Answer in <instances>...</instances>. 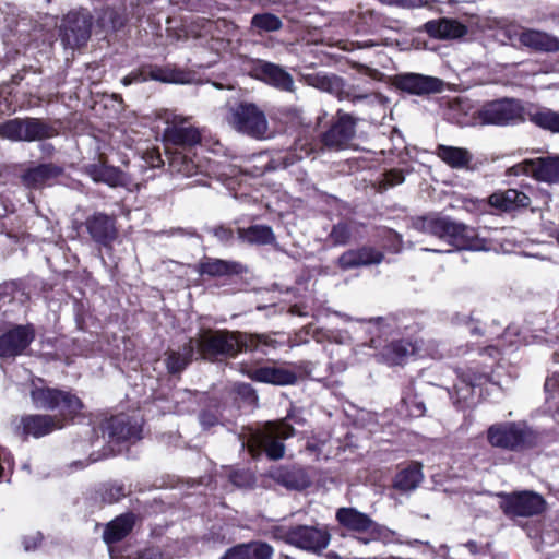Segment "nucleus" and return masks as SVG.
Listing matches in <instances>:
<instances>
[{"label": "nucleus", "instance_id": "20", "mask_svg": "<svg viewBox=\"0 0 559 559\" xmlns=\"http://www.w3.org/2000/svg\"><path fill=\"white\" fill-rule=\"evenodd\" d=\"M85 226L92 239L104 246L117 237L115 219L106 214L95 213L86 219Z\"/></svg>", "mask_w": 559, "mask_h": 559}, {"label": "nucleus", "instance_id": "49", "mask_svg": "<svg viewBox=\"0 0 559 559\" xmlns=\"http://www.w3.org/2000/svg\"><path fill=\"white\" fill-rule=\"evenodd\" d=\"M199 420L202 427L207 429L218 423V417L212 412H202L199 416Z\"/></svg>", "mask_w": 559, "mask_h": 559}, {"label": "nucleus", "instance_id": "59", "mask_svg": "<svg viewBox=\"0 0 559 559\" xmlns=\"http://www.w3.org/2000/svg\"><path fill=\"white\" fill-rule=\"evenodd\" d=\"M417 0H399L397 5L414 7Z\"/></svg>", "mask_w": 559, "mask_h": 559}, {"label": "nucleus", "instance_id": "14", "mask_svg": "<svg viewBox=\"0 0 559 559\" xmlns=\"http://www.w3.org/2000/svg\"><path fill=\"white\" fill-rule=\"evenodd\" d=\"M545 500L540 495L532 491H522L507 495L501 501V508L511 516H532L545 509Z\"/></svg>", "mask_w": 559, "mask_h": 559}, {"label": "nucleus", "instance_id": "64", "mask_svg": "<svg viewBox=\"0 0 559 559\" xmlns=\"http://www.w3.org/2000/svg\"><path fill=\"white\" fill-rule=\"evenodd\" d=\"M554 238L559 243V228L554 231Z\"/></svg>", "mask_w": 559, "mask_h": 559}, {"label": "nucleus", "instance_id": "13", "mask_svg": "<svg viewBox=\"0 0 559 559\" xmlns=\"http://www.w3.org/2000/svg\"><path fill=\"white\" fill-rule=\"evenodd\" d=\"M60 35L66 47L74 49L84 45L91 35L90 16L80 12L68 13L62 21Z\"/></svg>", "mask_w": 559, "mask_h": 559}, {"label": "nucleus", "instance_id": "46", "mask_svg": "<svg viewBox=\"0 0 559 559\" xmlns=\"http://www.w3.org/2000/svg\"><path fill=\"white\" fill-rule=\"evenodd\" d=\"M443 88V82L433 76L421 75V94L439 93Z\"/></svg>", "mask_w": 559, "mask_h": 559}, {"label": "nucleus", "instance_id": "32", "mask_svg": "<svg viewBox=\"0 0 559 559\" xmlns=\"http://www.w3.org/2000/svg\"><path fill=\"white\" fill-rule=\"evenodd\" d=\"M86 173L95 182H104L110 187L123 183V175L119 169L102 163L86 166Z\"/></svg>", "mask_w": 559, "mask_h": 559}, {"label": "nucleus", "instance_id": "51", "mask_svg": "<svg viewBox=\"0 0 559 559\" xmlns=\"http://www.w3.org/2000/svg\"><path fill=\"white\" fill-rule=\"evenodd\" d=\"M167 73L168 69H153L150 71L147 79L150 78L155 81L167 83Z\"/></svg>", "mask_w": 559, "mask_h": 559}, {"label": "nucleus", "instance_id": "33", "mask_svg": "<svg viewBox=\"0 0 559 559\" xmlns=\"http://www.w3.org/2000/svg\"><path fill=\"white\" fill-rule=\"evenodd\" d=\"M194 354V341L190 338L178 352L171 350L166 358V366L170 373L182 371L192 360Z\"/></svg>", "mask_w": 559, "mask_h": 559}, {"label": "nucleus", "instance_id": "26", "mask_svg": "<svg viewBox=\"0 0 559 559\" xmlns=\"http://www.w3.org/2000/svg\"><path fill=\"white\" fill-rule=\"evenodd\" d=\"M198 272L201 275L212 277L239 274L242 272V265L238 262L226 261L222 259L205 258L198 265Z\"/></svg>", "mask_w": 559, "mask_h": 559}, {"label": "nucleus", "instance_id": "25", "mask_svg": "<svg viewBox=\"0 0 559 559\" xmlns=\"http://www.w3.org/2000/svg\"><path fill=\"white\" fill-rule=\"evenodd\" d=\"M489 204L500 211H512L530 204V198L516 189L497 191L489 197Z\"/></svg>", "mask_w": 559, "mask_h": 559}, {"label": "nucleus", "instance_id": "18", "mask_svg": "<svg viewBox=\"0 0 559 559\" xmlns=\"http://www.w3.org/2000/svg\"><path fill=\"white\" fill-rule=\"evenodd\" d=\"M382 260V252L370 247H362L345 251L340 255L336 263L341 270L347 271L360 266L379 264Z\"/></svg>", "mask_w": 559, "mask_h": 559}, {"label": "nucleus", "instance_id": "21", "mask_svg": "<svg viewBox=\"0 0 559 559\" xmlns=\"http://www.w3.org/2000/svg\"><path fill=\"white\" fill-rule=\"evenodd\" d=\"M62 173V168L55 164H41L27 169L21 179L25 187L39 189L44 186H51Z\"/></svg>", "mask_w": 559, "mask_h": 559}, {"label": "nucleus", "instance_id": "15", "mask_svg": "<svg viewBox=\"0 0 559 559\" xmlns=\"http://www.w3.org/2000/svg\"><path fill=\"white\" fill-rule=\"evenodd\" d=\"M356 134V120L342 110L337 111V120L322 135V142L332 150L348 147Z\"/></svg>", "mask_w": 559, "mask_h": 559}, {"label": "nucleus", "instance_id": "36", "mask_svg": "<svg viewBox=\"0 0 559 559\" xmlns=\"http://www.w3.org/2000/svg\"><path fill=\"white\" fill-rule=\"evenodd\" d=\"M250 26L253 33H272L282 28V20L272 13H259L251 17Z\"/></svg>", "mask_w": 559, "mask_h": 559}, {"label": "nucleus", "instance_id": "60", "mask_svg": "<svg viewBox=\"0 0 559 559\" xmlns=\"http://www.w3.org/2000/svg\"><path fill=\"white\" fill-rule=\"evenodd\" d=\"M367 97H368V95H354L352 97V100L355 103V102H358V100H362V99H365Z\"/></svg>", "mask_w": 559, "mask_h": 559}, {"label": "nucleus", "instance_id": "8", "mask_svg": "<svg viewBox=\"0 0 559 559\" xmlns=\"http://www.w3.org/2000/svg\"><path fill=\"white\" fill-rule=\"evenodd\" d=\"M281 538L301 550L319 554L328 547L330 533L317 525H295L283 531Z\"/></svg>", "mask_w": 559, "mask_h": 559}, {"label": "nucleus", "instance_id": "31", "mask_svg": "<svg viewBox=\"0 0 559 559\" xmlns=\"http://www.w3.org/2000/svg\"><path fill=\"white\" fill-rule=\"evenodd\" d=\"M134 524L133 514H123L112 520L104 531L103 538L106 544H114L124 538Z\"/></svg>", "mask_w": 559, "mask_h": 559}, {"label": "nucleus", "instance_id": "48", "mask_svg": "<svg viewBox=\"0 0 559 559\" xmlns=\"http://www.w3.org/2000/svg\"><path fill=\"white\" fill-rule=\"evenodd\" d=\"M167 83L187 84L190 82V75L183 71L168 69Z\"/></svg>", "mask_w": 559, "mask_h": 559}, {"label": "nucleus", "instance_id": "54", "mask_svg": "<svg viewBox=\"0 0 559 559\" xmlns=\"http://www.w3.org/2000/svg\"><path fill=\"white\" fill-rule=\"evenodd\" d=\"M277 344H278L277 341L274 340L271 335H269V334H259V345H260V347L266 346V347L276 348Z\"/></svg>", "mask_w": 559, "mask_h": 559}, {"label": "nucleus", "instance_id": "12", "mask_svg": "<svg viewBox=\"0 0 559 559\" xmlns=\"http://www.w3.org/2000/svg\"><path fill=\"white\" fill-rule=\"evenodd\" d=\"M33 325H15L0 335V357L15 358L24 355L35 340Z\"/></svg>", "mask_w": 559, "mask_h": 559}, {"label": "nucleus", "instance_id": "44", "mask_svg": "<svg viewBox=\"0 0 559 559\" xmlns=\"http://www.w3.org/2000/svg\"><path fill=\"white\" fill-rule=\"evenodd\" d=\"M526 32V28L516 24H508L503 27L502 33L504 37L514 47L522 46V34Z\"/></svg>", "mask_w": 559, "mask_h": 559}, {"label": "nucleus", "instance_id": "53", "mask_svg": "<svg viewBox=\"0 0 559 559\" xmlns=\"http://www.w3.org/2000/svg\"><path fill=\"white\" fill-rule=\"evenodd\" d=\"M379 346H380L379 341H378L377 338H373V337H372V338L370 340V343H369V344L361 343V344L356 345V346L353 348V354H354L355 356H358L359 354H361V353H362V349H364L365 347H370V348H374V349H377Z\"/></svg>", "mask_w": 559, "mask_h": 559}, {"label": "nucleus", "instance_id": "29", "mask_svg": "<svg viewBox=\"0 0 559 559\" xmlns=\"http://www.w3.org/2000/svg\"><path fill=\"white\" fill-rule=\"evenodd\" d=\"M437 156L452 168H466L473 159L472 153L463 147L438 145Z\"/></svg>", "mask_w": 559, "mask_h": 559}, {"label": "nucleus", "instance_id": "63", "mask_svg": "<svg viewBox=\"0 0 559 559\" xmlns=\"http://www.w3.org/2000/svg\"><path fill=\"white\" fill-rule=\"evenodd\" d=\"M24 547H25V549H26V550H31L32 548H35V547H36V543H34V545H33V546H31V545H28V543L25 540V542H24Z\"/></svg>", "mask_w": 559, "mask_h": 559}, {"label": "nucleus", "instance_id": "38", "mask_svg": "<svg viewBox=\"0 0 559 559\" xmlns=\"http://www.w3.org/2000/svg\"><path fill=\"white\" fill-rule=\"evenodd\" d=\"M308 83L321 91L338 93L343 86L342 80L336 75L316 74L307 78Z\"/></svg>", "mask_w": 559, "mask_h": 559}, {"label": "nucleus", "instance_id": "3", "mask_svg": "<svg viewBox=\"0 0 559 559\" xmlns=\"http://www.w3.org/2000/svg\"><path fill=\"white\" fill-rule=\"evenodd\" d=\"M225 120L237 133L255 140H264L270 134L264 110L251 102H240L229 106Z\"/></svg>", "mask_w": 559, "mask_h": 559}, {"label": "nucleus", "instance_id": "10", "mask_svg": "<svg viewBox=\"0 0 559 559\" xmlns=\"http://www.w3.org/2000/svg\"><path fill=\"white\" fill-rule=\"evenodd\" d=\"M336 520L345 528L358 533V542L368 544L382 537L383 528L366 513L355 508H340L336 511Z\"/></svg>", "mask_w": 559, "mask_h": 559}, {"label": "nucleus", "instance_id": "7", "mask_svg": "<svg viewBox=\"0 0 559 559\" xmlns=\"http://www.w3.org/2000/svg\"><path fill=\"white\" fill-rule=\"evenodd\" d=\"M521 118V106L511 99H499L485 104L473 118L457 120L460 124L504 126Z\"/></svg>", "mask_w": 559, "mask_h": 559}, {"label": "nucleus", "instance_id": "47", "mask_svg": "<svg viewBox=\"0 0 559 559\" xmlns=\"http://www.w3.org/2000/svg\"><path fill=\"white\" fill-rule=\"evenodd\" d=\"M212 234L221 241L222 243L228 245L234 239L233 229L225 226H216L212 228Z\"/></svg>", "mask_w": 559, "mask_h": 559}, {"label": "nucleus", "instance_id": "24", "mask_svg": "<svg viewBox=\"0 0 559 559\" xmlns=\"http://www.w3.org/2000/svg\"><path fill=\"white\" fill-rule=\"evenodd\" d=\"M522 46L540 52L559 50V40L555 36L538 29L526 28L522 34Z\"/></svg>", "mask_w": 559, "mask_h": 559}, {"label": "nucleus", "instance_id": "6", "mask_svg": "<svg viewBox=\"0 0 559 559\" xmlns=\"http://www.w3.org/2000/svg\"><path fill=\"white\" fill-rule=\"evenodd\" d=\"M56 134L52 127L36 118H14L0 123V138L13 142H33Z\"/></svg>", "mask_w": 559, "mask_h": 559}, {"label": "nucleus", "instance_id": "61", "mask_svg": "<svg viewBox=\"0 0 559 559\" xmlns=\"http://www.w3.org/2000/svg\"><path fill=\"white\" fill-rule=\"evenodd\" d=\"M471 333L474 334V335H479L480 334V328L478 325H474L471 329Z\"/></svg>", "mask_w": 559, "mask_h": 559}, {"label": "nucleus", "instance_id": "39", "mask_svg": "<svg viewBox=\"0 0 559 559\" xmlns=\"http://www.w3.org/2000/svg\"><path fill=\"white\" fill-rule=\"evenodd\" d=\"M169 165L175 171L186 177H190L197 173L194 163L181 154L173 155Z\"/></svg>", "mask_w": 559, "mask_h": 559}, {"label": "nucleus", "instance_id": "30", "mask_svg": "<svg viewBox=\"0 0 559 559\" xmlns=\"http://www.w3.org/2000/svg\"><path fill=\"white\" fill-rule=\"evenodd\" d=\"M413 344L405 341L392 342L377 355L379 361L385 362L391 366L402 365L406 361L408 356L414 353Z\"/></svg>", "mask_w": 559, "mask_h": 559}, {"label": "nucleus", "instance_id": "58", "mask_svg": "<svg viewBox=\"0 0 559 559\" xmlns=\"http://www.w3.org/2000/svg\"><path fill=\"white\" fill-rule=\"evenodd\" d=\"M217 23L216 22H212V21H206L204 22L203 24V29H204V33L207 34V33H212L214 26L216 25Z\"/></svg>", "mask_w": 559, "mask_h": 559}, {"label": "nucleus", "instance_id": "23", "mask_svg": "<svg viewBox=\"0 0 559 559\" xmlns=\"http://www.w3.org/2000/svg\"><path fill=\"white\" fill-rule=\"evenodd\" d=\"M425 29L430 36L440 39H456L467 33V27L464 24L452 19L429 21L425 24Z\"/></svg>", "mask_w": 559, "mask_h": 559}, {"label": "nucleus", "instance_id": "11", "mask_svg": "<svg viewBox=\"0 0 559 559\" xmlns=\"http://www.w3.org/2000/svg\"><path fill=\"white\" fill-rule=\"evenodd\" d=\"M194 349L204 359H214L217 356H235L237 354V342L231 333L225 331H204L193 338Z\"/></svg>", "mask_w": 559, "mask_h": 559}, {"label": "nucleus", "instance_id": "2", "mask_svg": "<svg viewBox=\"0 0 559 559\" xmlns=\"http://www.w3.org/2000/svg\"><path fill=\"white\" fill-rule=\"evenodd\" d=\"M292 418L293 414L289 413L285 419L266 423L263 429L251 432L242 447H247L252 457H259L265 452L271 460L282 459L285 453L283 440L295 435L294 427L287 423Z\"/></svg>", "mask_w": 559, "mask_h": 559}, {"label": "nucleus", "instance_id": "56", "mask_svg": "<svg viewBox=\"0 0 559 559\" xmlns=\"http://www.w3.org/2000/svg\"><path fill=\"white\" fill-rule=\"evenodd\" d=\"M471 106H469V103L467 100H463V99H455L454 103L451 105V108L452 110H465V109H468Z\"/></svg>", "mask_w": 559, "mask_h": 559}, {"label": "nucleus", "instance_id": "62", "mask_svg": "<svg viewBox=\"0 0 559 559\" xmlns=\"http://www.w3.org/2000/svg\"><path fill=\"white\" fill-rule=\"evenodd\" d=\"M426 251H433V252H450L451 250H443V249H430V248H424Z\"/></svg>", "mask_w": 559, "mask_h": 559}, {"label": "nucleus", "instance_id": "35", "mask_svg": "<svg viewBox=\"0 0 559 559\" xmlns=\"http://www.w3.org/2000/svg\"><path fill=\"white\" fill-rule=\"evenodd\" d=\"M110 440L126 441L136 438V429L126 423L122 417L111 418L105 426Z\"/></svg>", "mask_w": 559, "mask_h": 559}, {"label": "nucleus", "instance_id": "41", "mask_svg": "<svg viewBox=\"0 0 559 559\" xmlns=\"http://www.w3.org/2000/svg\"><path fill=\"white\" fill-rule=\"evenodd\" d=\"M283 483L292 489H304L309 486L310 481L302 469H293L283 476Z\"/></svg>", "mask_w": 559, "mask_h": 559}, {"label": "nucleus", "instance_id": "28", "mask_svg": "<svg viewBox=\"0 0 559 559\" xmlns=\"http://www.w3.org/2000/svg\"><path fill=\"white\" fill-rule=\"evenodd\" d=\"M238 238L249 245L266 246L276 242V236L272 227L267 225H252L247 228H238Z\"/></svg>", "mask_w": 559, "mask_h": 559}, {"label": "nucleus", "instance_id": "55", "mask_svg": "<svg viewBox=\"0 0 559 559\" xmlns=\"http://www.w3.org/2000/svg\"><path fill=\"white\" fill-rule=\"evenodd\" d=\"M545 389L546 391H555L556 389H559V372L554 373L546 380Z\"/></svg>", "mask_w": 559, "mask_h": 559}, {"label": "nucleus", "instance_id": "1", "mask_svg": "<svg viewBox=\"0 0 559 559\" xmlns=\"http://www.w3.org/2000/svg\"><path fill=\"white\" fill-rule=\"evenodd\" d=\"M31 399L37 408L59 411V416L27 415L20 419L17 429H22L23 435L34 438H40L53 430L61 429L64 426V420L73 418L83 407V403L78 396L57 389L34 386L31 391Z\"/></svg>", "mask_w": 559, "mask_h": 559}, {"label": "nucleus", "instance_id": "43", "mask_svg": "<svg viewBox=\"0 0 559 559\" xmlns=\"http://www.w3.org/2000/svg\"><path fill=\"white\" fill-rule=\"evenodd\" d=\"M237 342V353L241 350H255L260 348L259 334L231 333Z\"/></svg>", "mask_w": 559, "mask_h": 559}, {"label": "nucleus", "instance_id": "4", "mask_svg": "<svg viewBox=\"0 0 559 559\" xmlns=\"http://www.w3.org/2000/svg\"><path fill=\"white\" fill-rule=\"evenodd\" d=\"M421 221L424 222V227L428 228L430 234L441 239H447L457 250H487L486 240L480 238L473 227L448 218H437L429 223L426 219Z\"/></svg>", "mask_w": 559, "mask_h": 559}, {"label": "nucleus", "instance_id": "19", "mask_svg": "<svg viewBox=\"0 0 559 559\" xmlns=\"http://www.w3.org/2000/svg\"><path fill=\"white\" fill-rule=\"evenodd\" d=\"M248 377L253 381L273 385H290L297 381L295 371L278 366H264L252 369L248 372Z\"/></svg>", "mask_w": 559, "mask_h": 559}, {"label": "nucleus", "instance_id": "16", "mask_svg": "<svg viewBox=\"0 0 559 559\" xmlns=\"http://www.w3.org/2000/svg\"><path fill=\"white\" fill-rule=\"evenodd\" d=\"M514 174H524L545 182L559 181V156L526 159L513 167Z\"/></svg>", "mask_w": 559, "mask_h": 559}, {"label": "nucleus", "instance_id": "45", "mask_svg": "<svg viewBox=\"0 0 559 559\" xmlns=\"http://www.w3.org/2000/svg\"><path fill=\"white\" fill-rule=\"evenodd\" d=\"M404 181V175L401 170L392 169L384 174L383 180L380 182V189L386 190L391 187L400 185Z\"/></svg>", "mask_w": 559, "mask_h": 559}, {"label": "nucleus", "instance_id": "57", "mask_svg": "<svg viewBox=\"0 0 559 559\" xmlns=\"http://www.w3.org/2000/svg\"><path fill=\"white\" fill-rule=\"evenodd\" d=\"M329 340L337 343V344H343L347 341V336H342V335H336L335 333H331V335L328 336Z\"/></svg>", "mask_w": 559, "mask_h": 559}, {"label": "nucleus", "instance_id": "22", "mask_svg": "<svg viewBox=\"0 0 559 559\" xmlns=\"http://www.w3.org/2000/svg\"><path fill=\"white\" fill-rule=\"evenodd\" d=\"M479 356L483 357L481 370L474 371L472 368L468 369L467 373L462 376V382L466 383L467 386H475L480 384L481 380H490V370L495 362L500 357V350L495 346H488L479 352Z\"/></svg>", "mask_w": 559, "mask_h": 559}, {"label": "nucleus", "instance_id": "37", "mask_svg": "<svg viewBox=\"0 0 559 559\" xmlns=\"http://www.w3.org/2000/svg\"><path fill=\"white\" fill-rule=\"evenodd\" d=\"M419 483V468L417 465L405 468L396 474L394 488L403 492L413 491Z\"/></svg>", "mask_w": 559, "mask_h": 559}, {"label": "nucleus", "instance_id": "9", "mask_svg": "<svg viewBox=\"0 0 559 559\" xmlns=\"http://www.w3.org/2000/svg\"><path fill=\"white\" fill-rule=\"evenodd\" d=\"M162 119L166 123L163 132V139L166 143L178 146H194L201 142V132L199 128L190 122V117L165 111Z\"/></svg>", "mask_w": 559, "mask_h": 559}, {"label": "nucleus", "instance_id": "50", "mask_svg": "<svg viewBox=\"0 0 559 559\" xmlns=\"http://www.w3.org/2000/svg\"><path fill=\"white\" fill-rule=\"evenodd\" d=\"M146 80H147V76H145L142 72H133V73H130V74L126 75L124 78H122L121 83L124 86H128L132 83L144 82Z\"/></svg>", "mask_w": 559, "mask_h": 559}, {"label": "nucleus", "instance_id": "52", "mask_svg": "<svg viewBox=\"0 0 559 559\" xmlns=\"http://www.w3.org/2000/svg\"><path fill=\"white\" fill-rule=\"evenodd\" d=\"M124 496V490L121 486L111 488L108 492L105 499L108 502H115L118 501L121 497Z\"/></svg>", "mask_w": 559, "mask_h": 559}, {"label": "nucleus", "instance_id": "5", "mask_svg": "<svg viewBox=\"0 0 559 559\" xmlns=\"http://www.w3.org/2000/svg\"><path fill=\"white\" fill-rule=\"evenodd\" d=\"M487 438L492 447L512 451L532 447L536 442L534 431L523 423L492 425L488 429Z\"/></svg>", "mask_w": 559, "mask_h": 559}, {"label": "nucleus", "instance_id": "27", "mask_svg": "<svg viewBox=\"0 0 559 559\" xmlns=\"http://www.w3.org/2000/svg\"><path fill=\"white\" fill-rule=\"evenodd\" d=\"M273 555V548L266 543H250L237 546L222 559H270Z\"/></svg>", "mask_w": 559, "mask_h": 559}, {"label": "nucleus", "instance_id": "42", "mask_svg": "<svg viewBox=\"0 0 559 559\" xmlns=\"http://www.w3.org/2000/svg\"><path fill=\"white\" fill-rule=\"evenodd\" d=\"M352 234H353V224L338 223L332 228V230L330 233V238L332 239L334 245L343 246V245H346L350 240Z\"/></svg>", "mask_w": 559, "mask_h": 559}, {"label": "nucleus", "instance_id": "34", "mask_svg": "<svg viewBox=\"0 0 559 559\" xmlns=\"http://www.w3.org/2000/svg\"><path fill=\"white\" fill-rule=\"evenodd\" d=\"M528 120L537 127L554 133H559V112L548 108L528 112Z\"/></svg>", "mask_w": 559, "mask_h": 559}, {"label": "nucleus", "instance_id": "40", "mask_svg": "<svg viewBox=\"0 0 559 559\" xmlns=\"http://www.w3.org/2000/svg\"><path fill=\"white\" fill-rule=\"evenodd\" d=\"M394 85L409 94H419V75L413 73L396 75Z\"/></svg>", "mask_w": 559, "mask_h": 559}, {"label": "nucleus", "instance_id": "17", "mask_svg": "<svg viewBox=\"0 0 559 559\" xmlns=\"http://www.w3.org/2000/svg\"><path fill=\"white\" fill-rule=\"evenodd\" d=\"M253 70L257 78L269 85L286 92L294 90L293 76L275 63L259 60Z\"/></svg>", "mask_w": 559, "mask_h": 559}]
</instances>
